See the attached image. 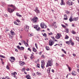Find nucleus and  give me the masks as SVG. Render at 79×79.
<instances>
[{
    "mask_svg": "<svg viewBox=\"0 0 79 79\" xmlns=\"http://www.w3.org/2000/svg\"><path fill=\"white\" fill-rule=\"evenodd\" d=\"M51 71L52 72V73H54V72H55V71H54V70L53 69H52L51 70Z\"/></svg>",
    "mask_w": 79,
    "mask_h": 79,
    "instance_id": "69168bd1",
    "label": "nucleus"
},
{
    "mask_svg": "<svg viewBox=\"0 0 79 79\" xmlns=\"http://www.w3.org/2000/svg\"><path fill=\"white\" fill-rule=\"evenodd\" d=\"M0 57H1V58H4L5 56L2 55H0Z\"/></svg>",
    "mask_w": 79,
    "mask_h": 79,
    "instance_id": "a19ab883",
    "label": "nucleus"
},
{
    "mask_svg": "<svg viewBox=\"0 0 79 79\" xmlns=\"http://www.w3.org/2000/svg\"><path fill=\"white\" fill-rule=\"evenodd\" d=\"M69 38V36H68L67 35H66L65 38V39H68Z\"/></svg>",
    "mask_w": 79,
    "mask_h": 79,
    "instance_id": "e433bc0d",
    "label": "nucleus"
},
{
    "mask_svg": "<svg viewBox=\"0 0 79 79\" xmlns=\"http://www.w3.org/2000/svg\"><path fill=\"white\" fill-rule=\"evenodd\" d=\"M64 20H68V17H65L64 18Z\"/></svg>",
    "mask_w": 79,
    "mask_h": 79,
    "instance_id": "6e6d98bb",
    "label": "nucleus"
},
{
    "mask_svg": "<svg viewBox=\"0 0 79 79\" xmlns=\"http://www.w3.org/2000/svg\"><path fill=\"white\" fill-rule=\"evenodd\" d=\"M28 50H29V51L30 52H31V49L30 48H28L27 49Z\"/></svg>",
    "mask_w": 79,
    "mask_h": 79,
    "instance_id": "49530a36",
    "label": "nucleus"
},
{
    "mask_svg": "<svg viewBox=\"0 0 79 79\" xmlns=\"http://www.w3.org/2000/svg\"><path fill=\"white\" fill-rule=\"evenodd\" d=\"M38 20V18L36 17H34L33 19H32V21L33 22V23H35L37 22V21Z\"/></svg>",
    "mask_w": 79,
    "mask_h": 79,
    "instance_id": "20e7f679",
    "label": "nucleus"
},
{
    "mask_svg": "<svg viewBox=\"0 0 79 79\" xmlns=\"http://www.w3.org/2000/svg\"><path fill=\"white\" fill-rule=\"evenodd\" d=\"M10 60L11 62V63H13L15 61V58L14 57L11 56L10 57Z\"/></svg>",
    "mask_w": 79,
    "mask_h": 79,
    "instance_id": "0eeeda50",
    "label": "nucleus"
},
{
    "mask_svg": "<svg viewBox=\"0 0 79 79\" xmlns=\"http://www.w3.org/2000/svg\"><path fill=\"white\" fill-rule=\"evenodd\" d=\"M72 34H76V32L73 31H72Z\"/></svg>",
    "mask_w": 79,
    "mask_h": 79,
    "instance_id": "37998d69",
    "label": "nucleus"
},
{
    "mask_svg": "<svg viewBox=\"0 0 79 79\" xmlns=\"http://www.w3.org/2000/svg\"><path fill=\"white\" fill-rule=\"evenodd\" d=\"M17 48H18V49H19V50H20V47H19V46H18L17 47Z\"/></svg>",
    "mask_w": 79,
    "mask_h": 79,
    "instance_id": "de8ad7c7",
    "label": "nucleus"
},
{
    "mask_svg": "<svg viewBox=\"0 0 79 79\" xmlns=\"http://www.w3.org/2000/svg\"><path fill=\"white\" fill-rule=\"evenodd\" d=\"M45 65V64H42L41 65V67L42 69H44V66Z\"/></svg>",
    "mask_w": 79,
    "mask_h": 79,
    "instance_id": "b1692460",
    "label": "nucleus"
},
{
    "mask_svg": "<svg viewBox=\"0 0 79 79\" xmlns=\"http://www.w3.org/2000/svg\"><path fill=\"white\" fill-rule=\"evenodd\" d=\"M11 74H12V75L15 76V75H16V74H17V73L16 72H15L14 73H12Z\"/></svg>",
    "mask_w": 79,
    "mask_h": 79,
    "instance_id": "a878e982",
    "label": "nucleus"
},
{
    "mask_svg": "<svg viewBox=\"0 0 79 79\" xmlns=\"http://www.w3.org/2000/svg\"><path fill=\"white\" fill-rule=\"evenodd\" d=\"M67 5L71 6V5H73V4H74V3L73 2L71 1V0H69L66 3Z\"/></svg>",
    "mask_w": 79,
    "mask_h": 79,
    "instance_id": "7ed1b4c3",
    "label": "nucleus"
},
{
    "mask_svg": "<svg viewBox=\"0 0 79 79\" xmlns=\"http://www.w3.org/2000/svg\"><path fill=\"white\" fill-rule=\"evenodd\" d=\"M6 31H7V32H8V31H10V30H9V29L7 28H6Z\"/></svg>",
    "mask_w": 79,
    "mask_h": 79,
    "instance_id": "4d7b16f0",
    "label": "nucleus"
},
{
    "mask_svg": "<svg viewBox=\"0 0 79 79\" xmlns=\"http://www.w3.org/2000/svg\"><path fill=\"white\" fill-rule=\"evenodd\" d=\"M26 70H27V71H29V68H27L26 69Z\"/></svg>",
    "mask_w": 79,
    "mask_h": 79,
    "instance_id": "e2e57ef3",
    "label": "nucleus"
},
{
    "mask_svg": "<svg viewBox=\"0 0 79 79\" xmlns=\"http://www.w3.org/2000/svg\"><path fill=\"white\" fill-rule=\"evenodd\" d=\"M14 23L15 24V25H17L18 26H19V25L18 23H17V22H14Z\"/></svg>",
    "mask_w": 79,
    "mask_h": 79,
    "instance_id": "f704fd0d",
    "label": "nucleus"
},
{
    "mask_svg": "<svg viewBox=\"0 0 79 79\" xmlns=\"http://www.w3.org/2000/svg\"><path fill=\"white\" fill-rule=\"evenodd\" d=\"M23 43H24L25 45L26 46V47H28L29 46V45L27 43H26L25 42V41L23 40Z\"/></svg>",
    "mask_w": 79,
    "mask_h": 79,
    "instance_id": "aec40b11",
    "label": "nucleus"
},
{
    "mask_svg": "<svg viewBox=\"0 0 79 79\" xmlns=\"http://www.w3.org/2000/svg\"><path fill=\"white\" fill-rule=\"evenodd\" d=\"M60 56H62V57H64L65 56L64 55L62 54V55Z\"/></svg>",
    "mask_w": 79,
    "mask_h": 79,
    "instance_id": "bf43d9fd",
    "label": "nucleus"
},
{
    "mask_svg": "<svg viewBox=\"0 0 79 79\" xmlns=\"http://www.w3.org/2000/svg\"><path fill=\"white\" fill-rule=\"evenodd\" d=\"M29 27L27 25H25L24 27V30L26 31H29Z\"/></svg>",
    "mask_w": 79,
    "mask_h": 79,
    "instance_id": "6e6552de",
    "label": "nucleus"
},
{
    "mask_svg": "<svg viewBox=\"0 0 79 79\" xmlns=\"http://www.w3.org/2000/svg\"><path fill=\"white\" fill-rule=\"evenodd\" d=\"M68 16H67V15L66 14H65L64 15V18H67Z\"/></svg>",
    "mask_w": 79,
    "mask_h": 79,
    "instance_id": "c03bdc74",
    "label": "nucleus"
},
{
    "mask_svg": "<svg viewBox=\"0 0 79 79\" xmlns=\"http://www.w3.org/2000/svg\"><path fill=\"white\" fill-rule=\"evenodd\" d=\"M70 43H71V45H72V46H73V45H74V42H71Z\"/></svg>",
    "mask_w": 79,
    "mask_h": 79,
    "instance_id": "79ce46f5",
    "label": "nucleus"
},
{
    "mask_svg": "<svg viewBox=\"0 0 79 79\" xmlns=\"http://www.w3.org/2000/svg\"><path fill=\"white\" fill-rule=\"evenodd\" d=\"M35 47H36V48H37V43H35Z\"/></svg>",
    "mask_w": 79,
    "mask_h": 79,
    "instance_id": "864d4df0",
    "label": "nucleus"
},
{
    "mask_svg": "<svg viewBox=\"0 0 79 79\" xmlns=\"http://www.w3.org/2000/svg\"><path fill=\"white\" fill-rule=\"evenodd\" d=\"M36 29L37 31H40V27H38V28H37Z\"/></svg>",
    "mask_w": 79,
    "mask_h": 79,
    "instance_id": "c85d7f7f",
    "label": "nucleus"
},
{
    "mask_svg": "<svg viewBox=\"0 0 79 79\" xmlns=\"http://www.w3.org/2000/svg\"><path fill=\"white\" fill-rule=\"evenodd\" d=\"M34 28L35 29H36L37 28V25H36L35 26H34Z\"/></svg>",
    "mask_w": 79,
    "mask_h": 79,
    "instance_id": "603ef678",
    "label": "nucleus"
},
{
    "mask_svg": "<svg viewBox=\"0 0 79 79\" xmlns=\"http://www.w3.org/2000/svg\"><path fill=\"white\" fill-rule=\"evenodd\" d=\"M60 37H61V34L58 33L57 35L55 36V38L57 39H59Z\"/></svg>",
    "mask_w": 79,
    "mask_h": 79,
    "instance_id": "423d86ee",
    "label": "nucleus"
},
{
    "mask_svg": "<svg viewBox=\"0 0 79 79\" xmlns=\"http://www.w3.org/2000/svg\"><path fill=\"white\" fill-rule=\"evenodd\" d=\"M8 35H9V38L10 39H12L13 38V35L10 34V33H9Z\"/></svg>",
    "mask_w": 79,
    "mask_h": 79,
    "instance_id": "2eb2a0df",
    "label": "nucleus"
},
{
    "mask_svg": "<svg viewBox=\"0 0 79 79\" xmlns=\"http://www.w3.org/2000/svg\"><path fill=\"white\" fill-rule=\"evenodd\" d=\"M41 63H42V64H45V61L44 60H43L41 61Z\"/></svg>",
    "mask_w": 79,
    "mask_h": 79,
    "instance_id": "c9c22d12",
    "label": "nucleus"
},
{
    "mask_svg": "<svg viewBox=\"0 0 79 79\" xmlns=\"http://www.w3.org/2000/svg\"><path fill=\"white\" fill-rule=\"evenodd\" d=\"M49 44L50 46H52V45L54 44V42L52 40H50L49 41Z\"/></svg>",
    "mask_w": 79,
    "mask_h": 79,
    "instance_id": "1a4fd4ad",
    "label": "nucleus"
},
{
    "mask_svg": "<svg viewBox=\"0 0 79 79\" xmlns=\"http://www.w3.org/2000/svg\"><path fill=\"white\" fill-rule=\"evenodd\" d=\"M8 77H6L5 78V77H3L1 78V79H8Z\"/></svg>",
    "mask_w": 79,
    "mask_h": 79,
    "instance_id": "7c9ffc66",
    "label": "nucleus"
},
{
    "mask_svg": "<svg viewBox=\"0 0 79 79\" xmlns=\"http://www.w3.org/2000/svg\"><path fill=\"white\" fill-rule=\"evenodd\" d=\"M38 61H39V59H38L37 60H35V62L36 63H37V62H38Z\"/></svg>",
    "mask_w": 79,
    "mask_h": 79,
    "instance_id": "ea45409f",
    "label": "nucleus"
},
{
    "mask_svg": "<svg viewBox=\"0 0 79 79\" xmlns=\"http://www.w3.org/2000/svg\"><path fill=\"white\" fill-rule=\"evenodd\" d=\"M16 15L17 16H19V17H22V16L19 15V13H16Z\"/></svg>",
    "mask_w": 79,
    "mask_h": 79,
    "instance_id": "393cba45",
    "label": "nucleus"
},
{
    "mask_svg": "<svg viewBox=\"0 0 79 79\" xmlns=\"http://www.w3.org/2000/svg\"><path fill=\"white\" fill-rule=\"evenodd\" d=\"M24 49V48L23 47H21L20 48V50H23Z\"/></svg>",
    "mask_w": 79,
    "mask_h": 79,
    "instance_id": "473e14b6",
    "label": "nucleus"
},
{
    "mask_svg": "<svg viewBox=\"0 0 79 79\" xmlns=\"http://www.w3.org/2000/svg\"><path fill=\"white\" fill-rule=\"evenodd\" d=\"M8 6H9V7H11V8H14V9H15V6L13 5V4L9 5Z\"/></svg>",
    "mask_w": 79,
    "mask_h": 79,
    "instance_id": "f8f14e48",
    "label": "nucleus"
},
{
    "mask_svg": "<svg viewBox=\"0 0 79 79\" xmlns=\"http://www.w3.org/2000/svg\"><path fill=\"white\" fill-rule=\"evenodd\" d=\"M6 68L7 69H10V68L9 67V66H8L7 65Z\"/></svg>",
    "mask_w": 79,
    "mask_h": 79,
    "instance_id": "3c124183",
    "label": "nucleus"
},
{
    "mask_svg": "<svg viewBox=\"0 0 79 79\" xmlns=\"http://www.w3.org/2000/svg\"><path fill=\"white\" fill-rule=\"evenodd\" d=\"M33 56V55L32 54H31V56H30V58H31V59H32V58H33V57H32Z\"/></svg>",
    "mask_w": 79,
    "mask_h": 79,
    "instance_id": "09e8293b",
    "label": "nucleus"
},
{
    "mask_svg": "<svg viewBox=\"0 0 79 79\" xmlns=\"http://www.w3.org/2000/svg\"><path fill=\"white\" fill-rule=\"evenodd\" d=\"M66 44H68V45H69V44L71 42V40H70V41H66L65 42Z\"/></svg>",
    "mask_w": 79,
    "mask_h": 79,
    "instance_id": "4be33fe9",
    "label": "nucleus"
},
{
    "mask_svg": "<svg viewBox=\"0 0 79 79\" xmlns=\"http://www.w3.org/2000/svg\"><path fill=\"white\" fill-rule=\"evenodd\" d=\"M36 66L37 68H40V64H37Z\"/></svg>",
    "mask_w": 79,
    "mask_h": 79,
    "instance_id": "4c0bfd02",
    "label": "nucleus"
},
{
    "mask_svg": "<svg viewBox=\"0 0 79 79\" xmlns=\"http://www.w3.org/2000/svg\"><path fill=\"white\" fill-rule=\"evenodd\" d=\"M52 26L54 27L55 28H56L57 27V26L56 25V22H54L52 24Z\"/></svg>",
    "mask_w": 79,
    "mask_h": 79,
    "instance_id": "4468645a",
    "label": "nucleus"
},
{
    "mask_svg": "<svg viewBox=\"0 0 79 79\" xmlns=\"http://www.w3.org/2000/svg\"><path fill=\"white\" fill-rule=\"evenodd\" d=\"M34 11H35L37 14L40 13V11L38 10V8L37 7H35V10H34Z\"/></svg>",
    "mask_w": 79,
    "mask_h": 79,
    "instance_id": "9d476101",
    "label": "nucleus"
},
{
    "mask_svg": "<svg viewBox=\"0 0 79 79\" xmlns=\"http://www.w3.org/2000/svg\"><path fill=\"white\" fill-rule=\"evenodd\" d=\"M48 35H53V33H48Z\"/></svg>",
    "mask_w": 79,
    "mask_h": 79,
    "instance_id": "8fccbe9b",
    "label": "nucleus"
},
{
    "mask_svg": "<svg viewBox=\"0 0 79 79\" xmlns=\"http://www.w3.org/2000/svg\"><path fill=\"white\" fill-rule=\"evenodd\" d=\"M79 18L78 17H77L76 18H73V21H77Z\"/></svg>",
    "mask_w": 79,
    "mask_h": 79,
    "instance_id": "412c9836",
    "label": "nucleus"
},
{
    "mask_svg": "<svg viewBox=\"0 0 79 79\" xmlns=\"http://www.w3.org/2000/svg\"><path fill=\"white\" fill-rule=\"evenodd\" d=\"M24 58L25 59V60H26L27 58V56H24Z\"/></svg>",
    "mask_w": 79,
    "mask_h": 79,
    "instance_id": "338daca9",
    "label": "nucleus"
},
{
    "mask_svg": "<svg viewBox=\"0 0 79 79\" xmlns=\"http://www.w3.org/2000/svg\"><path fill=\"white\" fill-rule=\"evenodd\" d=\"M10 32L11 33H10V34H11L12 35H15V32L13 31H12V30H11L10 31Z\"/></svg>",
    "mask_w": 79,
    "mask_h": 79,
    "instance_id": "5701e85b",
    "label": "nucleus"
},
{
    "mask_svg": "<svg viewBox=\"0 0 79 79\" xmlns=\"http://www.w3.org/2000/svg\"><path fill=\"white\" fill-rule=\"evenodd\" d=\"M42 35H43L45 37H47V34L45 33H44V34L43 33H42Z\"/></svg>",
    "mask_w": 79,
    "mask_h": 79,
    "instance_id": "bb28decb",
    "label": "nucleus"
},
{
    "mask_svg": "<svg viewBox=\"0 0 79 79\" xmlns=\"http://www.w3.org/2000/svg\"><path fill=\"white\" fill-rule=\"evenodd\" d=\"M42 58H45V56H44V55H42L41 56Z\"/></svg>",
    "mask_w": 79,
    "mask_h": 79,
    "instance_id": "13d9d810",
    "label": "nucleus"
},
{
    "mask_svg": "<svg viewBox=\"0 0 79 79\" xmlns=\"http://www.w3.org/2000/svg\"><path fill=\"white\" fill-rule=\"evenodd\" d=\"M69 21H70V22H72V21H73V16H71L69 19Z\"/></svg>",
    "mask_w": 79,
    "mask_h": 79,
    "instance_id": "dca6fc26",
    "label": "nucleus"
},
{
    "mask_svg": "<svg viewBox=\"0 0 79 79\" xmlns=\"http://www.w3.org/2000/svg\"><path fill=\"white\" fill-rule=\"evenodd\" d=\"M14 77H15V79H17V77H16V76L14 75Z\"/></svg>",
    "mask_w": 79,
    "mask_h": 79,
    "instance_id": "774afa93",
    "label": "nucleus"
},
{
    "mask_svg": "<svg viewBox=\"0 0 79 79\" xmlns=\"http://www.w3.org/2000/svg\"><path fill=\"white\" fill-rule=\"evenodd\" d=\"M65 30L66 31V32L67 33H68V32H69V29L68 28H66Z\"/></svg>",
    "mask_w": 79,
    "mask_h": 79,
    "instance_id": "2f4dec72",
    "label": "nucleus"
},
{
    "mask_svg": "<svg viewBox=\"0 0 79 79\" xmlns=\"http://www.w3.org/2000/svg\"><path fill=\"white\" fill-rule=\"evenodd\" d=\"M62 52L64 53H65V54H66V51H64V49H62Z\"/></svg>",
    "mask_w": 79,
    "mask_h": 79,
    "instance_id": "72a5a7b5",
    "label": "nucleus"
},
{
    "mask_svg": "<svg viewBox=\"0 0 79 79\" xmlns=\"http://www.w3.org/2000/svg\"><path fill=\"white\" fill-rule=\"evenodd\" d=\"M19 64L21 66H23V65H24V64H25V63L23 61H20L19 62Z\"/></svg>",
    "mask_w": 79,
    "mask_h": 79,
    "instance_id": "9b49d317",
    "label": "nucleus"
},
{
    "mask_svg": "<svg viewBox=\"0 0 79 79\" xmlns=\"http://www.w3.org/2000/svg\"><path fill=\"white\" fill-rule=\"evenodd\" d=\"M71 74L72 75H73V76H76V75L77 74L76 72V71H73L72 72Z\"/></svg>",
    "mask_w": 79,
    "mask_h": 79,
    "instance_id": "ddd939ff",
    "label": "nucleus"
},
{
    "mask_svg": "<svg viewBox=\"0 0 79 79\" xmlns=\"http://www.w3.org/2000/svg\"><path fill=\"white\" fill-rule=\"evenodd\" d=\"M51 68H48L47 70V72L48 73V74H50V69Z\"/></svg>",
    "mask_w": 79,
    "mask_h": 79,
    "instance_id": "a211bd4d",
    "label": "nucleus"
},
{
    "mask_svg": "<svg viewBox=\"0 0 79 79\" xmlns=\"http://www.w3.org/2000/svg\"><path fill=\"white\" fill-rule=\"evenodd\" d=\"M36 73L37 75H40V73H39L38 72H37Z\"/></svg>",
    "mask_w": 79,
    "mask_h": 79,
    "instance_id": "5fc2aeb1",
    "label": "nucleus"
},
{
    "mask_svg": "<svg viewBox=\"0 0 79 79\" xmlns=\"http://www.w3.org/2000/svg\"><path fill=\"white\" fill-rule=\"evenodd\" d=\"M61 2L60 3V5H65V3L64 2V1L63 0H61Z\"/></svg>",
    "mask_w": 79,
    "mask_h": 79,
    "instance_id": "f3484780",
    "label": "nucleus"
},
{
    "mask_svg": "<svg viewBox=\"0 0 79 79\" xmlns=\"http://www.w3.org/2000/svg\"><path fill=\"white\" fill-rule=\"evenodd\" d=\"M16 21H17L18 23H20V21H19V19H17L16 20Z\"/></svg>",
    "mask_w": 79,
    "mask_h": 79,
    "instance_id": "680f3d73",
    "label": "nucleus"
},
{
    "mask_svg": "<svg viewBox=\"0 0 79 79\" xmlns=\"http://www.w3.org/2000/svg\"><path fill=\"white\" fill-rule=\"evenodd\" d=\"M68 68L69 69V71H71V68L70 67H68Z\"/></svg>",
    "mask_w": 79,
    "mask_h": 79,
    "instance_id": "58836bf2",
    "label": "nucleus"
},
{
    "mask_svg": "<svg viewBox=\"0 0 79 79\" xmlns=\"http://www.w3.org/2000/svg\"><path fill=\"white\" fill-rule=\"evenodd\" d=\"M40 26L43 29H45V28L47 27V25L45 24L44 23V22H42L40 23Z\"/></svg>",
    "mask_w": 79,
    "mask_h": 79,
    "instance_id": "f03ea898",
    "label": "nucleus"
},
{
    "mask_svg": "<svg viewBox=\"0 0 79 79\" xmlns=\"http://www.w3.org/2000/svg\"><path fill=\"white\" fill-rule=\"evenodd\" d=\"M14 9H11V8H8L7 9V11L9 13H13L14 11Z\"/></svg>",
    "mask_w": 79,
    "mask_h": 79,
    "instance_id": "39448f33",
    "label": "nucleus"
},
{
    "mask_svg": "<svg viewBox=\"0 0 79 79\" xmlns=\"http://www.w3.org/2000/svg\"><path fill=\"white\" fill-rule=\"evenodd\" d=\"M33 52H37L36 49L34 48H33Z\"/></svg>",
    "mask_w": 79,
    "mask_h": 79,
    "instance_id": "c756f323",
    "label": "nucleus"
},
{
    "mask_svg": "<svg viewBox=\"0 0 79 79\" xmlns=\"http://www.w3.org/2000/svg\"><path fill=\"white\" fill-rule=\"evenodd\" d=\"M30 37H32V36H33V34H30Z\"/></svg>",
    "mask_w": 79,
    "mask_h": 79,
    "instance_id": "0e129e2a",
    "label": "nucleus"
},
{
    "mask_svg": "<svg viewBox=\"0 0 79 79\" xmlns=\"http://www.w3.org/2000/svg\"><path fill=\"white\" fill-rule=\"evenodd\" d=\"M45 48L46 50H50V48H49V47L48 46H46L45 47Z\"/></svg>",
    "mask_w": 79,
    "mask_h": 79,
    "instance_id": "cd10ccee",
    "label": "nucleus"
},
{
    "mask_svg": "<svg viewBox=\"0 0 79 79\" xmlns=\"http://www.w3.org/2000/svg\"><path fill=\"white\" fill-rule=\"evenodd\" d=\"M35 73H32V76H35Z\"/></svg>",
    "mask_w": 79,
    "mask_h": 79,
    "instance_id": "052dcab7",
    "label": "nucleus"
},
{
    "mask_svg": "<svg viewBox=\"0 0 79 79\" xmlns=\"http://www.w3.org/2000/svg\"><path fill=\"white\" fill-rule=\"evenodd\" d=\"M65 13H67V14H69V12L68 11L66 10Z\"/></svg>",
    "mask_w": 79,
    "mask_h": 79,
    "instance_id": "a18cd8bd",
    "label": "nucleus"
},
{
    "mask_svg": "<svg viewBox=\"0 0 79 79\" xmlns=\"http://www.w3.org/2000/svg\"><path fill=\"white\" fill-rule=\"evenodd\" d=\"M53 60L52 59H49L48 60V61L47 63L46 67H48V66H52L53 64Z\"/></svg>",
    "mask_w": 79,
    "mask_h": 79,
    "instance_id": "f257e3e1",
    "label": "nucleus"
},
{
    "mask_svg": "<svg viewBox=\"0 0 79 79\" xmlns=\"http://www.w3.org/2000/svg\"><path fill=\"white\" fill-rule=\"evenodd\" d=\"M26 78L27 79H31V77L29 75H27L26 77Z\"/></svg>",
    "mask_w": 79,
    "mask_h": 79,
    "instance_id": "6ab92c4d",
    "label": "nucleus"
}]
</instances>
